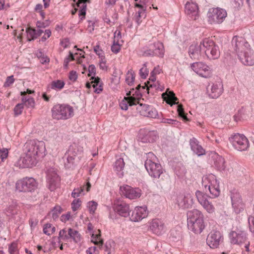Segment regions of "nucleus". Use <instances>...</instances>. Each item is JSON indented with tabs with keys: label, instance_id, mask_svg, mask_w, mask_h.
Returning a JSON list of instances; mask_svg holds the SVG:
<instances>
[{
	"label": "nucleus",
	"instance_id": "obj_22",
	"mask_svg": "<svg viewBox=\"0 0 254 254\" xmlns=\"http://www.w3.org/2000/svg\"><path fill=\"white\" fill-rule=\"evenodd\" d=\"M185 11L192 20H196L199 17L198 6L195 2H187L185 5Z\"/></svg>",
	"mask_w": 254,
	"mask_h": 254
},
{
	"label": "nucleus",
	"instance_id": "obj_14",
	"mask_svg": "<svg viewBox=\"0 0 254 254\" xmlns=\"http://www.w3.org/2000/svg\"><path fill=\"white\" fill-rule=\"evenodd\" d=\"M82 152V148L78 147L76 145L70 147L68 153L65 155L67 156L66 162H65L66 166H71L74 163V160L75 157L77 156L78 160H80L82 157L81 154Z\"/></svg>",
	"mask_w": 254,
	"mask_h": 254
},
{
	"label": "nucleus",
	"instance_id": "obj_39",
	"mask_svg": "<svg viewBox=\"0 0 254 254\" xmlns=\"http://www.w3.org/2000/svg\"><path fill=\"white\" fill-rule=\"evenodd\" d=\"M21 101L23 104L25 105L28 108H34L35 106L34 99L29 96L22 97Z\"/></svg>",
	"mask_w": 254,
	"mask_h": 254
},
{
	"label": "nucleus",
	"instance_id": "obj_46",
	"mask_svg": "<svg viewBox=\"0 0 254 254\" xmlns=\"http://www.w3.org/2000/svg\"><path fill=\"white\" fill-rule=\"evenodd\" d=\"M62 212V208L60 206H55L52 210L51 213L54 219H56L59 216Z\"/></svg>",
	"mask_w": 254,
	"mask_h": 254
},
{
	"label": "nucleus",
	"instance_id": "obj_45",
	"mask_svg": "<svg viewBox=\"0 0 254 254\" xmlns=\"http://www.w3.org/2000/svg\"><path fill=\"white\" fill-rule=\"evenodd\" d=\"M8 155V150L7 148L0 147V158L1 162H4Z\"/></svg>",
	"mask_w": 254,
	"mask_h": 254
},
{
	"label": "nucleus",
	"instance_id": "obj_18",
	"mask_svg": "<svg viewBox=\"0 0 254 254\" xmlns=\"http://www.w3.org/2000/svg\"><path fill=\"white\" fill-rule=\"evenodd\" d=\"M223 237L219 231L211 232L207 236L206 242L207 245L212 249L216 248L223 240Z\"/></svg>",
	"mask_w": 254,
	"mask_h": 254
},
{
	"label": "nucleus",
	"instance_id": "obj_12",
	"mask_svg": "<svg viewBox=\"0 0 254 254\" xmlns=\"http://www.w3.org/2000/svg\"><path fill=\"white\" fill-rule=\"evenodd\" d=\"M47 180L49 189L51 191L55 190L59 187L61 180L55 169L51 168L47 170Z\"/></svg>",
	"mask_w": 254,
	"mask_h": 254
},
{
	"label": "nucleus",
	"instance_id": "obj_44",
	"mask_svg": "<svg viewBox=\"0 0 254 254\" xmlns=\"http://www.w3.org/2000/svg\"><path fill=\"white\" fill-rule=\"evenodd\" d=\"M26 32L28 41H30L37 38L35 29L29 27L26 29Z\"/></svg>",
	"mask_w": 254,
	"mask_h": 254
},
{
	"label": "nucleus",
	"instance_id": "obj_40",
	"mask_svg": "<svg viewBox=\"0 0 254 254\" xmlns=\"http://www.w3.org/2000/svg\"><path fill=\"white\" fill-rule=\"evenodd\" d=\"M99 233L97 234H92V240L91 242H93L95 245H99L100 246H102L103 245V240L100 238L101 237V231L100 230H98Z\"/></svg>",
	"mask_w": 254,
	"mask_h": 254
},
{
	"label": "nucleus",
	"instance_id": "obj_33",
	"mask_svg": "<svg viewBox=\"0 0 254 254\" xmlns=\"http://www.w3.org/2000/svg\"><path fill=\"white\" fill-rule=\"evenodd\" d=\"M234 244L241 245L247 242L246 235L244 232L235 233V237H233L231 241Z\"/></svg>",
	"mask_w": 254,
	"mask_h": 254
},
{
	"label": "nucleus",
	"instance_id": "obj_23",
	"mask_svg": "<svg viewBox=\"0 0 254 254\" xmlns=\"http://www.w3.org/2000/svg\"><path fill=\"white\" fill-rule=\"evenodd\" d=\"M207 91L209 97L212 98L219 97L223 92V85L221 82L213 83L207 88Z\"/></svg>",
	"mask_w": 254,
	"mask_h": 254
},
{
	"label": "nucleus",
	"instance_id": "obj_32",
	"mask_svg": "<svg viewBox=\"0 0 254 254\" xmlns=\"http://www.w3.org/2000/svg\"><path fill=\"white\" fill-rule=\"evenodd\" d=\"M4 213L8 216L14 215L17 212V204L16 202L12 201L9 202L4 209Z\"/></svg>",
	"mask_w": 254,
	"mask_h": 254
},
{
	"label": "nucleus",
	"instance_id": "obj_47",
	"mask_svg": "<svg viewBox=\"0 0 254 254\" xmlns=\"http://www.w3.org/2000/svg\"><path fill=\"white\" fill-rule=\"evenodd\" d=\"M8 252L10 254H18V250L16 242H13L11 244L8 248Z\"/></svg>",
	"mask_w": 254,
	"mask_h": 254
},
{
	"label": "nucleus",
	"instance_id": "obj_24",
	"mask_svg": "<svg viewBox=\"0 0 254 254\" xmlns=\"http://www.w3.org/2000/svg\"><path fill=\"white\" fill-rule=\"evenodd\" d=\"M37 160L25 153L24 157H21L18 160L17 164L20 168H30L35 166Z\"/></svg>",
	"mask_w": 254,
	"mask_h": 254
},
{
	"label": "nucleus",
	"instance_id": "obj_13",
	"mask_svg": "<svg viewBox=\"0 0 254 254\" xmlns=\"http://www.w3.org/2000/svg\"><path fill=\"white\" fill-rule=\"evenodd\" d=\"M147 83H149V82H147ZM154 86L156 87V85L154 84H150L148 85V84L146 83H144V86H141L139 84L136 86L135 89L133 88L131 89V90L127 93V95L130 96L129 97H134L135 99V105H136L137 103H138V100L141 97L143 91H146L147 93H149L150 88H153Z\"/></svg>",
	"mask_w": 254,
	"mask_h": 254
},
{
	"label": "nucleus",
	"instance_id": "obj_1",
	"mask_svg": "<svg viewBox=\"0 0 254 254\" xmlns=\"http://www.w3.org/2000/svg\"><path fill=\"white\" fill-rule=\"evenodd\" d=\"M234 50L241 62L246 65L254 64V52L250 48L248 42L242 37L234 36L232 40Z\"/></svg>",
	"mask_w": 254,
	"mask_h": 254
},
{
	"label": "nucleus",
	"instance_id": "obj_58",
	"mask_svg": "<svg viewBox=\"0 0 254 254\" xmlns=\"http://www.w3.org/2000/svg\"><path fill=\"white\" fill-rule=\"evenodd\" d=\"M248 223L250 231L254 234V217L251 216H249Z\"/></svg>",
	"mask_w": 254,
	"mask_h": 254
},
{
	"label": "nucleus",
	"instance_id": "obj_38",
	"mask_svg": "<svg viewBox=\"0 0 254 254\" xmlns=\"http://www.w3.org/2000/svg\"><path fill=\"white\" fill-rule=\"evenodd\" d=\"M70 238L72 239L74 242L78 243L80 241V235L77 231L69 228L67 240Z\"/></svg>",
	"mask_w": 254,
	"mask_h": 254
},
{
	"label": "nucleus",
	"instance_id": "obj_60",
	"mask_svg": "<svg viewBox=\"0 0 254 254\" xmlns=\"http://www.w3.org/2000/svg\"><path fill=\"white\" fill-rule=\"evenodd\" d=\"M193 152L199 156L203 155L205 154V150L202 148V147L200 145L198 146L197 147H196L193 151Z\"/></svg>",
	"mask_w": 254,
	"mask_h": 254
},
{
	"label": "nucleus",
	"instance_id": "obj_8",
	"mask_svg": "<svg viewBox=\"0 0 254 254\" xmlns=\"http://www.w3.org/2000/svg\"><path fill=\"white\" fill-rule=\"evenodd\" d=\"M226 11L219 7L209 8L207 12L208 21L211 24L222 23L227 17Z\"/></svg>",
	"mask_w": 254,
	"mask_h": 254
},
{
	"label": "nucleus",
	"instance_id": "obj_20",
	"mask_svg": "<svg viewBox=\"0 0 254 254\" xmlns=\"http://www.w3.org/2000/svg\"><path fill=\"white\" fill-rule=\"evenodd\" d=\"M123 194L130 199H137L140 197L141 190L139 188H133L129 186L121 187Z\"/></svg>",
	"mask_w": 254,
	"mask_h": 254
},
{
	"label": "nucleus",
	"instance_id": "obj_34",
	"mask_svg": "<svg viewBox=\"0 0 254 254\" xmlns=\"http://www.w3.org/2000/svg\"><path fill=\"white\" fill-rule=\"evenodd\" d=\"M214 160V165L218 170L222 171L225 170L226 164L224 158L221 156L216 155Z\"/></svg>",
	"mask_w": 254,
	"mask_h": 254
},
{
	"label": "nucleus",
	"instance_id": "obj_52",
	"mask_svg": "<svg viewBox=\"0 0 254 254\" xmlns=\"http://www.w3.org/2000/svg\"><path fill=\"white\" fill-rule=\"evenodd\" d=\"M97 203L94 201H89L88 203V207L91 214L94 213L97 209Z\"/></svg>",
	"mask_w": 254,
	"mask_h": 254
},
{
	"label": "nucleus",
	"instance_id": "obj_10",
	"mask_svg": "<svg viewBox=\"0 0 254 254\" xmlns=\"http://www.w3.org/2000/svg\"><path fill=\"white\" fill-rule=\"evenodd\" d=\"M233 146L238 151H244L249 147V141L243 134L237 133L229 138Z\"/></svg>",
	"mask_w": 254,
	"mask_h": 254
},
{
	"label": "nucleus",
	"instance_id": "obj_59",
	"mask_svg": "<svg viewBox=\"0 0 254 254\" xmlns=\"http://www.w3.org/2000/svg\"><path fill=\"white\" fill-rule=\"evenodd\" d=\"M193 152L199 156L203 155L205 154V150L202 148V147L200 145L198 146L197 147H196L193 151Z\"/></svg>",
	"mask_w": 254,
	"mask_h": 254
},
{
	"label": "nucleus",
	"instance_id": "obj_29",
	"mask_svg": "<svg viewBox=\"0 0 254 254\" xmlns=\"http://www.w3.org/2000/svg\"><path fill=\"white\" fill-rule=\"evenodd\" d=\"M177 201L179 205L184 208H188L193 204V199L189 194L180 196Z\"/></svg>",
	"mask_w": 254,
	"mask_h": 254
},
{
	"label": "nucleus",
	"instance_id": "obj_64",
	"mask_svg": "<svg viewBox=\"0 0 254 254\" xmlns=\"http://www.w3.org/2000/svg\"><path fill=\"white\" fill-rule=\"evenodd\" d=\"M51 31L50 29H47L45 31L44 35L41 38L39 42H45L51 35Z\"/></svg>",
	"mask_w": 254,
	"mask_h": 254
},
{
	"label": "nucleus",
	"instance_id": "obj_54",
	"mask_svg": "<svg viewBox=\"0 0 254 254\" xmlns=\"http://www.w3.org/2000/svg\"><path fill=\"white\" fill-rule=\"evenodd\" d=\"M81 201L79 199H74L71 203V208L73 211H76L80 206Z\"/></svg>",
	"mask_w": 254,
	"mask_h": 254
},
{
	"label": "nucleus",
	"instance_id": "obj_56",
	"mask_svg": "<svg viewBox=\"0 0 254 254\" xmlns=\"http://www.w3.org/2000/svg\"><path fill=\"white\" fill-rule=\"evenodd\" d=\"M190 145L191 149L193 151L196 147L200 145L198 140L194 137H192L190 140Z\"/></svg>",
	"mask_w": 254,
	"mask_h": 254
},
{
	"label": "nucleus",
	"instance_id": "obj_15",
	"mask_svg": "<svg viewBox=\"0 0 254 254\" xmlns=\"http://www.w3.org/2000/svg\"><path fill=\"white\" fill-rule=\"evenodd\" d=\"M192 70L200 76L208 78L211 76L210 68L202 62H196L191 65Z\"/></svg>",
	"mask_w": 254,
	"mask_h": 254
},
{
	"label": "nucleus",
	"instance_id": "obj_41",
	"mask_svg": "<svg viewBox=\"0 0 254 254\" xmlns=\"http://www.w3.org/2000/svg\"><path fill=\"white\" fill-rule=\"evenodd\" d=\"M64 82L60 80L53 81L51 83V88L53 89L61 90L64 85Z\"/></svg>",
	"mask_w": 254,
	"mask_h": 254
},
{
	"label": "nucleus",
	"instance_id": "obj_16",
	"mask_svg": "<svg viewBox=\"0 0 254 254\" xmlns=\"http://www.w3.org/2000/svg\"><path fill=\"white\" fill-rule=\"evenodd\" d=\"M114 209L121 216L127 217L129 215L130 210L129 205L121 199H117L114 201Z\"/></svg>",
	"mask_w": 254,
	"mask_h": 254
},
{
	"label": "nucleus",
	"instance_id": "obj_28",
	"mask_svg": "<svg viewBox=\"0 0 254 254\" xmlns=\"http://www.w3.org/2000/svg\"><path fill=\"white\" fill-rule=\"evenodd\" d=\"M90 0H78L76 6L79 8L78 16L81 20L85 17L87 8V3H90Z\"/></svg>",
	"mask_w": 254,
	"mask_h": 254
},
{
	"label": "nucleus",
	"instance_id": "obj_36",
	"mask_svg": "<svg viewBox=\"0 0 254 254\" xmlns=\"http://www.w3.org/2000/svg\"><path fill=\"white\" fill-rule=\"evenodd\" d=\"M91 79L93 80L91 83L92 84V86L94 89V92L100 93L103 90L100 78L98 77L92 76Z\"/></svg>",
	"mask_w": 254,
	"mask_h": 254
},
{
	"label": "nucleus",
	"instance_id": "obj_26",
	"mask_svg": "<svg viewBox=\"0 0 254 254\" xmlns=\"http://www.w3.org/2000/svg\"><path fill=\"white\" fill-rule=\"evenodd\" d=\"M202 50L203 51V48L201 42L199 45L192 44L189 47V54L192 59L197 60L200 57Z\"/></svg>",
	"mask_w": 254,
	"mask_h": 254
},
{
	"label": "nucleus",
	"instance_id": "obj_42",
	"mask_svg": "<svg viewBox=\"0 0 254 254\" xmlns=\"http://www.w3.org/2000/svg\"><path fill=\"white\" fill-rule=\"evenodd\" d=\"M134 79L135 75L133 71L132 70L128 71L126 77V81L127 84L130 85L133 83L134 81Z\"/></svg>",
	"mask_w": 254,
	"mask_h": 254
},
{
	"label": "nucleus",
	"instance_id": "obj_4",
	"mask_svg": "<svg viewBox=\"0 0 254 254\" xmlns=\"http://www.w3.org/2000/svg\"><path fill=\"white\" fill-rule=\"evenodd\" d=\"M157 157L152 152L146 154L145 167L149 175L153 178H159L163 173V169L160 164L156 162Z\"/></svg>",
	"mask_w": 254,
	"mask_h": 254
},
{
	"label": "nucleus",
	"instance_id": "obj_2",
	"mask_svg": "<svg viewBox=\"0 0 254 254\" xmlns=\"http://www.w3.org/2000/svg\"><path fill=\"white\" fill-rule=\"evenodd\" d=\"M188 226L195 234H200L205 228L204 215L199 210L193 209L187 212Z\"/></svg>",
	"mask_w": 254,
	"mask_h": 254
},
{
	"label": "nucleus",
	"instance_id": "obj_57",
	"mask_svg": "<svg viewBox=\"0 0 254 254\" xmlns=\"http://www.w3.org/2000/svg\"><path fill=\"white\" fill-rule=\"evenodd\" d=\"M113 42L120 43H123V41L122 40L121 32L120 31L116 30L115 32Z\"/></svg>",
	"mask_w": 254,
	"mask_h": 254
},
{
	"label": "nucleus",
	"instance_id": "obj_19",
	"mask_svg": "<svg viewBox=\"0 0 254 254\" xmlns=\"http://www.w3.org/2000/svg\"><path fill=\"white\" fill-rule=\"evenodd\" d=\"M148 214L147 206H136L132 211L130 218L132 221L138 222L146 218Z\"/></svg>",
	"mask_w": 254,
	"mask_h": 254
},
{
	"label": "nucleus",
	"instance_id": "obj_5",
	"mask_svg": "<svg viewBox=\"0 0 254 254\" xmlns=\"http://www.w3.org/2000/svg\"><path fill=\"white\" fill-rule=\"evenodd\" d=\"M202 186L206 194L208 191L210 198H216L220 195L219 183L213 175H209L202 179Z\"/></svg>",
	"mask_w": 254,
	"mask_h": 254
},
{
	"label": "nucleus",
	"instance_id": "obj_51",
	"mask_svg": "<svg viewBox=\"0 0 254 254\" xmlns=\"http://www.w3.org/2000/svg\"><path fill=\"white\" fill-rule=\"evenodd\" d=\"M24 108V105L22 103L17 104L14 108V113L15 115L18 116L20 115Z\"/></svg>",
	"mask_w": 254,
	"mask_h": 254
},
{
	"label": "nucleus",
	"instance_id": "obj_31",
	"mask_svg": "<svg viewBox=\"0 0 254 254\" xmlns=\"http://www.w3.org/2000/svg\"><path fill=\"white\" fill-rule=\"evenodd\" d=\"M125 163L123 158H119L117 159L114 163V169L117 172V174L119 175V177L123 176V172L122 171L124 168Z\"/></svg>",
	"mask_w": 254,
	"mask_h": 254
},
{
	"label": "nucleus",
	"instance_id": "obj_35",
	"mask_svg": "<svg viewBox=\"0 0 254 254\" xmlns=\"http://www.w3.org/2000/svg\"><path fill=\"white\" fill-rule=\"evenodd\" d=\"M128 105L130 106L135 105V99L133 97H125L124 100L120 103V107L122 110H127Z\"/></svg>",
	"mask_w": 254,
	"mask_h": 254
},
{
	"label": "nucleus",
	"instance_id": "obj_37",
	"mask_svg": "<svg viewBox=\"0 0 254 254\" xmlns=\"http://www.w3.org/2000/svg\"><path fill=\"white\" fill-rule=\"evenodd\" d=\"M153 50L155 56L163 57L164 56V47L162 43L159 42H155L153 44Z\"/></svg>",
	"mask_w": 254,
	"mask_h": 254
},
{
	"label": "nucleus",
	"instance_id": "obj_50",
	"mask_svg": "<svg viewBox=\"0 0 254 254\" xmlns=\"http://www.w3.org/2000/svg\"><path fill=\"white\" fill-rule=\"evenodd\" d=\"M84 187L85 186H83L79 188L74 189L71 193V196L74 198L79 196L82 194L84 190Z\"/></svg>",
	"mask_w": 254,
	"mask_h": 254
},
{
	"label": "nucleus",
	"instance_id": "obj_27",
	"mask_svg": "<svg viewBox=\"0 0 254 254\" xmlns=\"http://www.w3.org/2000/svg\"><path fill=\"white\" fill-rule=\"evenodd\" d=\"M150 228L154 234L160 235L164 231V225L160 220L153 219L150 224Z\"/></svg>",
	"mask_w": 254,
	"mask_h": 254
},
{
	"label": "nucleus",
	"instance_id": "obj_53",
	"mask_svg": "<svg viewBox=\"0 0 254 254\" xmlns=\"http://www.w3.org/2000/svg\"><path fill=\"white\" fill-rule=\"evenodd\" d=\"M145 10L146 9H140L135 13V20L136 22L139 24L140 23L139 18L142 16H145Z\"/></svg>",
	"mask_w": 254,
	"mask_h": 254
},
{
	"label": "nucleus",
	"instance_id": "obj_43",
	"mask_svg": "<svg viewBox=\"0 0 254 254\" xmlns=\"http://www.w3.org/2000/svg\"><path fill=\"white\" fill-rule=\"evenodd\" d=\"M55 230V227H52V225L49 223L45 224L43 228V232L49 236L54 233Z\"/></svg>",
	"mask_w": 254,
	"mask_h": 254
},
{
	"label": "nucleus",
	"instance_id": "obj_17",
	"mask_svg": "<svg viewBox=\"0 0 254 254\" xmlns=\"http://www.w3.org/2000/svg\"><path fill=\"white\" fill-rule=\"evenodd\" d=\"M158 136L154 130L141 129L139 132V140L143 143H152L156 141Z\"/></svg>",
	"mask_w": 254,
	"mask_h": 254
},
{
	"label": "nucleus",
	"instance_id": "obj_9",
	"mask_svg": "<svg viewBox=\"0 0 254 254\" xmlns=\"http://www.w3.org/2000/svg\"><path fill=\"white\" fill-rule=\"evenodd\" d=\"M37 187L35 180L33 178H25L17 181L15 184L16 190L19 192H29L34 190Z\"/></svg>",
	"mask_w": 254,
	"mask_h": 254
},
{
	"label": "nucleus",
	"instance_id": "obj_3",
	"mask_svg": "<svg viewBox=\"0 0 254 254\" xmlns=\"http://www.w3.org/2000/svg\"><path fill=\"white\" fill-rule=\"evenodd\" d=\"M45 143L42 141L30 140L27 141L24 145L25 153L35 158L36 160L39 157L43 156L45 155Z\"/></svg>",
	"mask_w": 254,
	"mask_h": 254
},
{
	"label": "nucleus",
	"instance_id": "obj_25",
	"mask_svg": "<svg viewBox=\"0 0 254 254\" xmlns=\"http://www.w3.org/2000/svg\"><path fill=\"white\" fill-rule=\"evenodd\" d=\"M231 201L233 208L235 212L238 214L244 209V204L242 201L239 193H233L232 194Z\"/></svg>",
	"mask_w": 254,
	"mask_h": 254
},
{
	"label": "nucleus",
	"instance_id": "obj_61",
	"mask_svg": "<svg viewBox=\"0 0 254 254\" xmlns=\"http://www.w3.org/2000/svg\"><path fill=\"white\" fill-rule=\"evenodd\" d=\"M14 79L13 75L8 76L6 79V81H5L3 86L5 87H9L14 82Z\"/></svg>",
	"mask_w": 254,
	"mask_h": 254
},
{
	"label": "nucleus",
	"instance_id": "obj_48",
	"mask_svg": "<svg viewBox=\"0 0 254 254\" xmlns=\"http://www.w3.org/2000/svg\"><path fill=\"white\" fill-rule=\"evenodd\" d=\"M148 73L149 70L147 68L146 64H144L143 67L139 70L140 76L142 78L145 79L148 76Z\"/></svg>",
	"mask_w": 254,
	"mask_h": 254
},
{
	"label": "nucleus",
	"instance_id": "obj_55",
	"mask_svg": "<svg viewBox=\"0 0 254 254\" xmlns=\"http://www.w3.org/2000/svg\"><path fill=\"white\" fill-rule=\"evenodd\" d=\"M122 44V43L113 42V44L111 47L112 51L115 54L118 53L121 50V46Z\"/></svg>",
	"mask_w": 254,
	"mask_h": 254
},
{
	"label": "nucleus",
	"instance_id": "obj_11",
	"mask_svg": "<svg viewBox=\"0 0 254 254\" xmlns=\"http://www.w3.org/2000/svg\"><path fill=\"white\" fill-rule=\"evenodd\" d=\"M195 195L199 203L208 213L212 214L214 213L215 208L210 198L206 194L201 191L197 190Z\"/></svg>",
	"mask_w": 254,
	"mask_h": 254
},
{
	"label": "nucleus",
	"instance_id": "obj_30",
	"mask_svg": "<svg viewBox=\"0 0 254 254\" xmlns=\"http://www.w3.org/2000/svg\"><path fill=\"white\" fill-rule=\"evenodd\" d=\"M162 97L164 100L171 106L179 103L178 102H176L178 100V99L175 96L173 91H171L167 93V91H166V92L162 94Z\"/></svg>",
	"mask_w": 254,
	"mask_h": 254
},
{
	"label": "nucleus",
	"instance_id": "obj_6",
	"mask_svg": "<svg viewBox=\"0 0 254 254\" xmlns=\"http://www.w3.org/2000/svg\"><path fill=\"white\" fill-rule=\"evenodd\" d=\"M203 51L210 59H217L220 55L219 47L212 40L205 38L201 41Z\"/></svg>",
	"mask_w": 254,
	"mask_h": 254
},
{
	"label": "nucleus",
	"instance_id": "obj_21",
	"mask_svg": "<svg viewBox=\"0 0 254 254\" xmlns=\"http://www.w3.org/2000/svg\"><path fill=\"white\" fill-rule=\"evenodd\" d=\"M136 110L140 115L144 117L155 118L157 116V111L147 104H139L136 107Z\"/></svg>",
	"mask_w": 254,
	"mask_h": 254
},
{
	"label": "nucleus",
	"instance_id": "obj_7",
	"mask_svg": "<svg viewBox=\"0 0 254 254\" xmlns=\"http://www.w3.org/2000/svg\"><path fill=\"white\" fill-rule=\"evenodd\" d=\"M52 117L57 120H66L70 118L73 114V110L69 105H56L52 110Z\"/></svg>",
	"mask_w": 254,
	"mask_h": 254
},
{
	"label": "nucleus",
	"instance_id": "obj_63",
	"mask_svg": "<svg viewBox=\"0 0 254 254\" xmlns=\"http://www.w3.org/2000/svg\"><path fill=\"white\" fill-rule=\"evenodd\" d=\"M67 236L68 234H66V231L65 230V229H63L61 230L59 232V236L58 237V239H59V240L60 239H62L63 240H67Z\"/></svg>",
	"mask_w": 254,
	"mask_h": 254
},
{
	"label": "nucleus",
	"instance_id": "obj_49",
	"mask_svg": "<svg viewBox=\"0 0 254 254\" xmlns=\"http://www.w3.org/2000/svg\"><path fill=\"white\" fill-rule=\"evenodd\" d=\"M177 111L179 116L182 117L184 120H185L186 121H189V119H188L186 115L185 114L184 108L182 104L178 105Z\"/></svg>",
	"mask_w": 254,
	"mask_h": 254
},
{
	"label": "nucleus",
	"instance_id": "obj_62",
	"mask_svg": "<svg viewBox=\"0 0 254 254\" xmlns=\"http://www.w3.org/2000/svg\"><path fill=\"white\" fill-rule=\"evenodd\" d=\"M163 123L177 125L180 124L179 122L171 119H163L161 122Z\"/></svg>",
	"mask_w": 254,
	"mask_h": 254
}]
</instances>
